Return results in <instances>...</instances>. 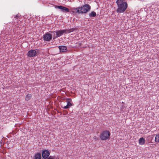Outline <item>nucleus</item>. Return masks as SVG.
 Returning a JSON list of instances; mask_svg holds the SVG:
<instances>
[{"instance_id":"nucleus-2","label":"nucleus","mask_w":159,"mask_h":159,"mask_svg":"<svg viewBox=\"0 0 159 159\" xmlns=\"http://www.w3.org/2000/svg\"><path fill=\"white\" fill-rule=\"evenodd\" d=\"M118 8L116 10V12L121 13L124 12L127 9L128 4L125 0H117L116 2Z\"/></svg>"},{"instance_id":"nucleus-6","label":"nucleus","mask_w":159,"mask_h":159,"mask_svg":"<svg viewBox=\"0 0 159 159\" xmlns=\"http://www.w3.org/2000/svg\"><path fill=\"white\" fill-rule=\"evenodd\" d=\"M52 34L48 33H47L44 35L43 39L44 41H49L52 39Z\"/></svg>"},{"instance_id":"nucleus-12","label":"nucleus","mask_w":159,"mask_h":159,"mask_svg":"<svg viewBox=\"0 0 159 159\" xmlns=\"http://www.w3.org/2000/svg\"><path fill=\"white\" fill-rule=\"evenodd\" d=\"M155 141L156 143H159V134H157L156 136Z\"/></svg>"},{"instance_id":"nucleus-13","label":"nucleus","mask_w":159,"mask_h":159,"mask_svg":"<svg viewBox=\"0 0 159 159\" xmlns=\"http://www.w3.org/2000/svg\"><path fill=\"white\" fill-rule=\"evenodd\" d=\"M96 16V13L94 11H92L90 14L89 16L90 17H95Z\"/></svg>"},{"instance_id":"nucleus-3","label":"nucleus","mask_w":159,"mask_h":159,"mask_svg":"<svg viewBox=\"0 0 159 159\" xmlns=\"http://www.w3.org/2000/svg\"><path fill=\"white\" fill-rule=\"evenodd\" d=\"M74 30L73 29H72L70 30H63L57 31H56V36L54 38H58L61 36L64 33H69L73 31Z\"/></svg>"},{"instance_id":"nucleus-7","label":"nucleus","mask_w":159,"mask_h":159,"mask_svg":"<svg viewBox=\"0 0 159 159\" xmlns=\"http://www.w3.org/2000/svg\"><path fill=\"white\" fill-rule=\"evenodd\" d=\"M50 155L49 151L47 150H43L42 152V156L43 158L47 159Z\"/></svg>"},{"instance_id":"nucleus-1","label":"nucleus","mask_w":159,"mask_h":159,"mask_svg":"<svg viewBox=\"0 0 159 159\" xmlns=\"http://www.w3.org/2000/svg\"><path fill=\"white\" fill-rule=\"evenodd\" d=\"M90 9V6L89 4H86L80 7L72 8L71 10L72 12L73 13L80 14L85 13L89 11Z\"/></svg>"},{"instance_id":"nucleus-10","label":"nucleus","mask_w":159,"mask_h":159,"mask_svg":"<svg viewBox=\"0 0 159 159\" xmlns=\"http://www.w3.org/2000/svg\"><path fill=\"white\" fill-rule=\"evenodd\" d=\"M145 140L143 137H141L139 139V143L140 145H143L145 143Z\"/></svg>"},{"instance_id":"nucleus-15","label":"nucleus","mask_w":159,"mask_h":159,"mask_svg":"<svg viewBox=\"0 0 159 159\" xmlns=\"http://www.w3.org/2000/svg\"><path fill=\"white\" fill-rule=\"evenodd\" d=\"M62 11L65 12H69V10L68 8L64 7Z\"/></svg>"},{"instance_id":"nucleus-17","label":"nucleus","mask_w":159,"mask_h":159,"mask_svg":"<svg viewBox=\"0 0 159 159\" xmlns=\"http://www.w3.org/2000/svg\"><path fill=\"white\" fill-rule=\"evenodd\" d=\"M20 16L18 15H16L15 16L14 18L16 19H17Z\"/></svg>"},{"instance_id":"nucleus-9","label":"nucleus","mask_w":159,"mask_h":159,"mask_svg":"<svg viewBox=\"0 0 159 159\" xmlns=\"http://www.w3.org/2000/svg\"><path fill=\"white\" fill-rule=\"evenodd\" d=\"M58 48L60 52H65L67 51L66 47L64 46H60L58 47Z\"/></svg>"},{"instance_id":"nucleus-4","label":"nucleus","mask_w":159,"mask_h":159,"mask_svg":"<svg viewBox=\"0 0 159 159\" xmlns=\"http://www.w3.org/2000/svg\"><path fill=\"white\" fill-rule=\"evenodd\" d=\"M110 133L108 131H103L100 134V138L102 140H106L110 136Z\"/></svg>"},{"instance_id":"nucleus-8","label":"nucleus","mask_w":159,"mask_h":159,"mask_svg":"<svg viewBox=\"0 0 159 159\" xmlns=\"http://www.w3.org/2000/svg\"><path fill=\"white\" fill-rule=\"evenodd\" d=\"M37 54L36 51L34 50H30L27 53V55L29 57H32L35 56Z\"/></svg>"},{"instance_id":"nucleus-14","label":"nucleus","mask_w":159,"mask_h":159,"mask_svg":"<svg viewBox=\"0 0 159 159\" xmlns=\"http://www.w3.org/2000/svg\"><path fill=\"white\" fill-rule=\"evenodd\" d=\"M64 7L61 6H56V8H57L59 9H60L61 10V11H63V9L64 8Z\"/></svg>"},{"instance_id":"nucleus-16","label":"nucleus","mask_w":159,"mask_h":159,"mask_svg":"<svg viewBox=\"0 0 159 159\" xmlns=\"http://www.w3.org/2000/svg\"><path fill=\"white\" fill-rule=\"evenodd\" d=\"M126 109V107L124 105H123L120 108V110L121 111H124Z\"/></svg>"},{"instance_id":"nucleus-5","label":"nucleus","mask_w":159,"mask_h":159,"mask_svg":"<svg viewBox=\"0 0 159 159\" xmlns=\"http://www.w3.org/2000/svg\"><path fill=\"white\" fill-rule=\"evenodd\" d=\"M67 105L66 106L63 105L62 104L61 106V107L63 109H68L72 106V100L70 98H67L66 99Z\"/></svg>"},{"instance_id":"nucleus-11","label":"nucleus","mask_w":159,"mask_h":159,"mask_svg":"<svg viewBox=\"0 0 159 159\" xmlns=\"http://www.w3.org/2000/svg\"><path fill=\"white\" fill-rule=\"evenodd\" d=\"M32 97V95L31 94H28L26 95L25 98V100L26 101H28Z\"/></svg>"}]
</instances>
